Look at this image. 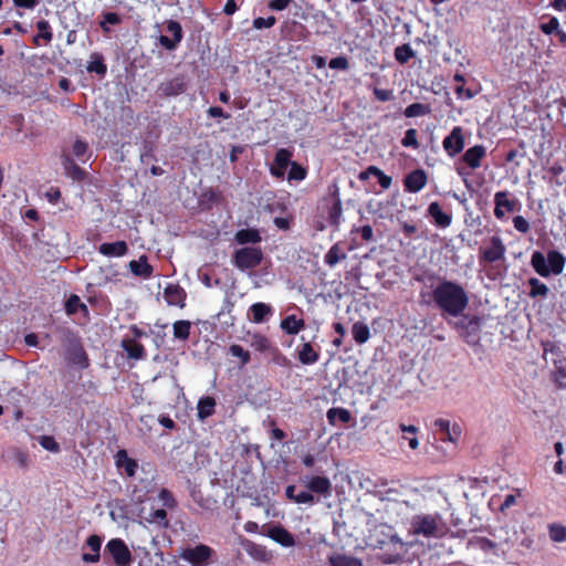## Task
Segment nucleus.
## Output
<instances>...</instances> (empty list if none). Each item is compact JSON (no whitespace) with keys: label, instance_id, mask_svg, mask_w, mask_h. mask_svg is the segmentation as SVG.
Returning <instances> with one entry per match:
<instances>
[{"label":"nucleus","instance_id":"1","mask_svg":"<svg viewBox=\"0 0 566 566\" xmlns=\"http://www.w3.org/2000/svg\"><path fill=\"white\" fill-rule=\"evenodd\" d=\"M432 297L437 306L449 314L457 317L468 307L469 297L465 290L452 281L443 280L432 291Z\"/></svg>","mask_w":566,"mask_h":566},{"label":"nucleus","instance_id":"2","mask_svg":"<svg viewBox=\"0 0 566 566\" xmlns=\"http://www.w3.org/2000/svg\"><path fill=\"white\" fill-rule=\"evenodd\" d=\"M447 530L442 516L439 513L433 515L417 514L410 522L409 533L417 536L421 535L426 538H439L446 534Z\"/></svg>","mask_w":566,"mask_h":566},{"label":"nucleus","instance_id":"3","mask_svg":"<svg viewBox=\"0 0 566 566\" xmlns=\"http://www.w3.org/2000/svg\"><path fill=\"white\" fill-rule=\"evenodd\" d=\"M387 483L380 480H373L369 476H364L359 480V489L365 492V496L371 495L375 499H378V501L382 502L385 500L394 501L395 505L398 507L406 506L410 507L412 510L417 509L416 503H412L410 501L403 500V501H396L391 499V493L399 492L398 488H386Z\"/></svg>","mask_w":566,"mask_h":566},{"label":"nucleus","instance_id":"4","mask_svg":"<svg viewBox=\"0 0 566 566\" xmlns=\"http://www.w3.org/2000/svg\"><path fill=\"white\" fill-rule=\"evenodd\" d=\"M263 261V251L260 247H243L232 254V264L241 272L258 268Z\"/></svg>","mask_w":566,"mask_h":566},{"label":"nucleus","instance_id":"5","mask_svg":"<svg viewBox=\"0 0 566 566\" xmlns=\"http://www.w3.org/2000/svg\"><path fill=\"white\" fill-rule=\"evenodd\" d=\"M409 544L403 542L398 534L389 538L384 547H380L379 560L385 565L397 564L401 562L408 553Z\"/></svg>","mask_w":566,"mask_h":566},{"label":"nucleus","instance_id":"6","mask_svg":"<svg viewBox=\"0 0 566 566\" xmlns=\"http://www.w3.org/2000/svg\"><path fill=\"white\" fill-rule=\"evenodd\" d=\"M65 359L69 364L86 369L90 366L88 356L78 337L72 335L67 340Z\"/></svg>","mask_w":566,"mask_h":566},{"label":"nucleus","instance_id":"7","mask_svg":"<svg viewBox=\"0 0 566 566\" xmlns=\"http://www.w3.org/2000/svg\"><path fill=\"white\" fill-rule=\"evenodd\" d=\"M214 551L205 544H198L195 547H186L180 553V558L190 563L192 566L207 565Z\"/></svg>","mask_w":566,"mask_h":566},{"label":"nucleus","instance_id":"8","mask_svg":"<svg viewBox=\"0 0 566 566\" xmlns=\"http://www.w3.org/2000/svg\"><path fill=\"white\" fill-rule=\"evenodd\" d=\"M397 535L394 528L387 524L380 523L375 524L368 528V534L365 537V543L369 547L379 548L384 547V544Z\"/></svg>","mask_w":566,"mask_h":566},{"label":"nucleus","instance_id":"9","mask_svg":"<svg viewBox=\"0 0 566 566\" xmlns=\"http://www.w3.org/2000/svg\"><path fill=\"white\" fill-rule=\"evenodd\" d=\"M106 551L113 557L116 566H130L132 553L122 538H112L106 544Z\"/></svg>","mask_w":566,"mask_h":566},{"label":"nucleus","instance_id":"10","mask_svg":"<svg viewBox=\"0 0 566 566\" xmlns=\"http://www.w3.org/2000/svg\"><path fill=\"white\" fill-rule=\"evenodd\" d=\"M167 32L171 33V38L160 35L158 38L159 44L168 51H174L178 48L184 39V31L181 24L176 20H167L165 22Z\"/></svg>","mask_w":566,"mask_h":566},{"label":"nucleus","instance_id":"11","mask_svg":"<svg viewBox=\"0 0 566 566\" xmlns=\"http://www.w3.org/2000/svg\"><path fill=\"white\" fill-rule=\"evenodd\" d=\"M293 151L287 148L276 150L273 163L270 165V174L276 179H284L286 168L290 166Z\"/></svg>","mask_w":566,"mask_h":566},{"label":"nucleus","instance_id":"12","mask_svg":"<svg viewBox=\"0 0 566 566\" xmlns=\"http://www.w3.org/2000/svg\"><path fill=\"white\" fill-rule=\"evenodd\" d=\"M187 90V83L185 82L184 76L178 75L174 78L161 82L158 87V93L164 97L178 96L185 93Z\"/></svg>","mask_w":566,"mask_h":566},{"label":"nucleus","instance_id":"13","mask_svg":"<svg viewBox=\"0 0 566 566\" xmlns=\"http://www.w3.org/2000/svg\"><path fill=\"white\" fill-rule=\"evenodd\" d=\"M443 148L451 157L458 155L463 150L464 137L461 127H454L451 130L450 135L444 138Z\"/></svg>","mask_w":566,"mask_h":566},{"label":"nucleus","instance_id":"14","mask_svg":"<svg viewBox=\"0 0 566 566\" xmlns=\"http://www.w3.org/2000/svg\"><path fill=\"white\" fill-rule=\"evenodd\" d=\"M120 347L126 353L128 359L143 360L147 356L145 346L135 338L124 337L120 340Z\"/></svg>","mask_w":566,"mask_h":566},{"label":"nucleus","instance_id":"15","mask_svg":"<svg viewBox=\"0 0 566 566\" xmlns=\"http://www.w3.org/2000/svg\"><path fill=\"white\" fill-rule=\"evenodd\" d=\"M164 298L168 305L184 307L186 292L180 285L170 283L164 290Z\"/></svg>","mask_w":566,"mask_h":566},{"label":"nucleus","instance_id":"16","mask_svg":"<svg viewBox=\"0 0 566 566\" xmlns=\"http://www.w3.org/2000/svg\"><path fill=\"white\" fill-rule=\"evenodd\" d=\"M427 184V175L422 169H416L405 178V187L409 192L420 191Z\"/></svg>","mask_w":566,"mask_h":566},{"label":"nucleus","instance_id":"17","mask_svg":"<svg viewBox=\"0 0 566 566\" xmlns=\"http://www.w3.org/2000/svg\"><path fill=\"white\" fill-rule=\"evenodd\" d=\"M505 247L499 237L491 238V247L483 251V259L490 263L496 262L504 258Z\"/></svg>","mask_w":566,"mask_h":566},{"label":"nucleus","instance_id":"18","mask_svg":"<svg viewBox=\"0 0 566 566\" xmlns=\"http://www.w3.org/2000/svg\"><path fill=\"white\" fill-rule=\"evenodd\" d=\"M130 272L138 277L149 279L153 276L154 269L148 263L146 255L139 256L138 260H132L128 264Z\"/></svg>","mask_w":566,"mask_h":566},{"label":"nucleus","instance_id":"19","mask_svg":"<svg viewBox=\"0 0 566 566\" xmlns=\"http://www.w3.org/2000/svg\"><path fill=\"white\" fill-rule=\"evenodd\" d=\"M434 427L444 434L443 440L455 442L461 437L462 431L460 426L453 424L451 427L450 421L447 419H437L434 421Z\"/></svg>","mask_w":566,"mask_h":566},{"label":"nucleus","instance_id":"20","mask_svg":"<svg viewBox=\"0 0 566 566\" xmlns=\"http://www.w3.org/2000/svg\"><path fill=\"white\" fill-rule=\"evenodd\" d=\"M327 209V218L331 224L336 226L339 222V218L342 214V202L336 195L329 196V198L325 199V205L323 209Z\"/></svg>","mask_w":566,"mask_h":566},{"label":"nucleus","instance_id":"21","mask_svg":"<svg viewBox=\"0 0 566 566\" xmlns=\"http://www.w3.org/2000/svg\"><path fill=\"white\" fill-rule=\"evenodd\" d=\"M269 537L284 547H292L295 544L293 534L281 525L271 527Z\"/></svg>","mask_w":566,"mask_h":566},{"label":"nucleus","instance_id":"22","mask_svg":"<svg viewBox=\"0 0 566 566\" xmlns=\"http://www.w3.org/2000/svg\"><path fill=\"white\" fill-rule=\"evenodd\" d=\"M280 327L287 335H296L305 327V321L291 314L281 321Z\"/></svg>","mask_w":566,"mask_h":566},{"label":"nucleus","instance_id":"23","mask_svg":"<svg viewBox=\"0 0 566 566\" xmlns=\"http://www.w3.org/2000/svg\"><path fill=\"white\" fill-rule=\"evenodd\" d=\"M234 240L240 245H245L249 243L258 244L262 241V237L258 229L247 228V229H241V230L237 231V233L234 235Z\"/></svg>","mask_w":566,"mask_h":566},{"label":"nucleus","instance_id":"24","mask_svg":"<svg viewBox=\"0 0 566 566\" xmlns=\"http://www.w3.org/2000/svg\"><path fill=\"white\" fill-rule=\"evenodd\" d=\"M98 252L105 256H123L128 252V245L125 241L102 243Z\"/></svg>","mask_w":566,"mask_h":566},{"label":"nucleus","instance_id":"25","mask_svg":"<svg viewBox=\"0 0 566 566\" xmlns=\"http://www.w3.org/2000/svg\"><path fill=\"white\" fill-rule=\"evenodd\" d=\"M86 546L93 552V554L84 553L82 559L85 563H97L99 560V551L102 546V538L98 535H90L86 539Z\"/></svg>","mask_w":566,"mask_h":566},{"label":"nucleus","instance_id":"26","mask_svg":"<svg viewBox=\"0 0 566 566\" xmlns=\"http://www.w3.org/2000/svg\"><path fill=\"white\" fill-rule=\"evenodd\" d=\"M86 70L88 73H95L98 76L104 77L107 73V65L103 54L99 52L92 53Z\"/></svg>","mask_w":566,"mask_h":566},{"label":"nucleus","instance_id":"27","mask_svg":"<svg viewBox=\"0 0 566 566\" xmlns=\"http://www.w3.org/2000/svg\"><path fill=\"white\" fill-rule=\"evenodd\" d=\"M485 156V148L482 145H475L469 148L464 155L463 160L472 169H476L481 166V159Z\"/></svg>","mask_w":566,"mask_h":566},{"label":"nucleus","instance_id":"28","mask_svg":"<svg viewBox=\"0 0 566 566\" xmlns=\"http://www.w3.org/2000/svg\"><path fill=\"white\" fill-rule=\"evenodd\" d=\"M249 312L252 315L251 321L255 324H261L271 315L272 308L269 304L258 302L250 306Z\"/></svg>","mask_w":566,"mask_h":566},{"label":"nucleus","instance_id":"29","mask_svg":"<svg viewBox=\"0 0 566 566\" xmlns=\"http://www.w3.org/2000/svg\"><path fill=\"white\" fill-rule=\"evenodd\" d=\"M115 459L116 465L118 468H124L128 476H134L136 474L137 462L136 460L128 457L126 450H118L115 455Z\"/></svg>","mask_w":566,"mask_h":566},{"label":"nucleus","instance_id":"30","mask_svg":"<svg viewBox=\"0 0 566 566\" xmlns=\"http://www.w3.org/2000/svg\"><path fill=\"white\" fill-rule=\"evenodd\" d=\"M216 411V399L211 396H206L199 399L197 405V416L200 420L211 417Z\"/></svg>","mask_w":566,"mask_h":566},{"label":"nucleus","instance_id":"31","mask_svg":"<svg viewBox=\"0 0 566 566\" xmlns=\"http://www.w3.org/2000/svg\"><path fill=\"white\" fill-rule=\"evenodd\" d=\"M547 263L551 274L559 275L564 271L566 259L560 252L551 250L547 253Z\"/></svg>","mask_w":566,"mask_h":566},{"label":"nucleus","instance_id":"32","mask_svg":"<svg viewBox=\"0 0 566 566\" xmlns=\"http://www.w3.org/2000/svg\"><path fill=\"white\" fill-rule=\"evenodd\" d=\"M370 176H374L378 179L379 185L381 186L382 189H388L391 186V177L385 175L380 169H378L375 166H370L367 168V170L360 172L359 179L364 181L368 179Z\"/></svg>","mask_w":566,"mask_h":566},{"label":"nucleus","instance_id":"33","mask_svg":"<svg viewBox=\"0 0 566 566\" xmlns=\"http://www.w3.org/2000/svg\"><path fill=\"white\" fill-rule=\"evenodd\" d=\"M531 264H532L533 269L535 270V272L537 274H539L541 276L547 277L551 275V270L548 268L547 258H545V255L542 252L535 251L532 254Z\"/></svg>","mask_w":566,"mask_h":566},{"label":"nucleus","instance_id":"34","mask_svg":"<svg viewBox=\"0 0 566 566\" xmlns=\"http://www.w3.org/2000/svg\"><path fill=\"white\" fill-rule=\"evenodd\" d=\"M428 212L439 227L446 228L451 224V217L441 210L438 202H431Z\"/></svg>","mask_w":566,"mask_h":566},{"label":"nucleus","instance_id":"35","mask_svg":"<svg viewBox=\"0 0 566 566\" xmlns=\"http://www.w3.org/2000/svg\"><path fill=\"white\" fill-rule=\"evenodd\" d=\"M62 164L67 171V174L77 181H82L85 178V171L80 166H77L74 160L69 155L62 156Z\"/></svg>","mask_w":566,"mask_h":566},{"label":"nucleus","instance_id":"36","mask_svg":"<svg viewBox=\"0 0 566 566\" xmlns=\"http://www.w3.org/2000/svg\"><path fill=\"white\" fill-rule=\"evenodd\" d=\"M307 488L312 492H315L318 494H326L331 490V482L325 476H313L308 481Z\"/></svg>","mask_w":566,"mask_h":566},{"label":"nucleus","instance_id":"37","mask_svg":"<svg viewBox=\"0 0 566 566\" xmlns=\"http://www.w3.org/2000/svg\"><path fill=\"white\" fill-rule=\"evenodd\" d=\"M298 359L304 365H311L318 360V354L310 343H304L298 349Z\"/></svg>","mask_w":566,"mask_h":566},{"label":"nucleus","instance_id":"38","mask_svg":"<svg viewBox=\"0 0 566 566\" xmlns=\"http://www.w3.org/2000/svg\"><path fill=\"white\" fill-rule=\"evenodd\" d=\"M83 311L85 313L88 312L87 306L81 302V298L76 294L70 295V297L65 302V312L67 315H74L78 311Z\"/></svg>","mask_w":566,"mask_h":566},{"label":"nucleus","instance_id":"39","mask_svg":"<svg viewBox=\"0 0 566 566\" xmlns=\"http://www.w3.org/2000/svg\"><path fill=\"white\" fill-rule=\"evenodd\" d=\"M174 336L177 339L186 340L190 336L191 323L189 321H177L172 325Z\"/></svg>","mask_w":566,"mask_h":566},{"label":"nucleus","instance_id":"40","mask_svg":"<svg viewBox=\"0 0 566 566\" xmlns=\"http://www.w3.org/2000/svg\"><path fill=\"white\" fill-rule=\"evenodd\" d=\"M528 285L531 286L530 296L531 297H546L548 295L549 289L546 284L542 283L536 277H531L528 280Z\"/></svg>","mask_w":566,"mask_h":566},{"label":"nucleus","instance_id":"41","mask_svg":"<svg viewBox=\"0 0 566 566\" xmlns=\"http://www.w3.org/2000/svg\"><path fill=\"white\" fill-rule=\"evenodd\" d=\"M307 170L302 165L296 161H292L290 164V171L287 174L289 181H302L306 178Z\"/></svg>","mask_w":566,"mask_h":566},{"label":"nucleus","instance_id":"42","mask_svg":"<svg viewBox=\"0 0 566 566\" xmlns=\"http://www.w3.org/2000/svg\"><path fill=\"white\" fill-rule=\"evenodd\" d=\"M327 418L331 423L348 422L350 420V412L343 408H332L327 411Z\"/></svg>","mask_w":566,"mask_h":566},{"label":"nucleus","instance_id":"43","mask_svg":"<svg viewBox=\"0 0 566 566\" xmlns=\"http://www.w3.org/2000/svg\"><path fill=\"white\" fill-rule=\"evenodd\" d=\"M251 346L260 353H265L271 349V342L262 334H254L251 338Z\"/></svg>","mask_w":566,"mask_h":566},{"label":"nucleus","instance_id":"44","mask_svg":"<svg viewBox=\"0 0 566 566\" xmlns=\"http://www.w3.org/2000/svg\"><path fill=\"white\" fill-rule=\"evenodd\" d=\"M229 353L233 357H238L240 359V365L241 366L248 365L250 363V360H251L250 353L248 350H245L242 346L238 345V344H232L229 347Z\"/></svg>","mask_w":566,"mask_h":566},{"label":"nucleus","instance_id":"45","mask_svg":"<svg viewBox=\"0 0 566 566\" xmlns=\"http://www.w3.org/2000/svg\"><path fill=\"white\" fill-rule=\"evenodd\" d=\"M549 538L555 543L566 542V527L559 524L548 526Z\"/></svg>","mask_w":566,"mask_h":566},{"label":"nucleus","instance_id":"46","mask_svg":"<svg viewBox=\"0 0 566 566\" xmlns=\"http://www.w3.org/2000/svg\"><path fill=\"white\" fill-rule=\"evenodd\" d=\"M413 55L415 52L409 44H402L395 49V57L401 64L407 63Z\"/></svg>","mask_w":566,"mask_h":566},{"label":"nucleus","instance_id":"47","mask_svg":"<svg viewBox=\"0 0 566 566\" xmlns=\"http://www.w3.org/2000/svg\"><path fill=\"white\" fill-rule=\"evenodd\" d=\"M329 566H354V557L340 553H333L328 557Z\"/></svg>","mask_w":566,"mask_h":566},{"label":"nucleus","instance_id":"48","mask_svg":"<svg viewBox=\"0 0 566 566\" xmlns=\"http://www.w3.org/2000/svg\"><path fill=\"white\" fill-rule=\"evenodd\" d=\"M429 113V106L421 103H413L406 107L403 114L406 117L423 116Z\"/></svg>","mask_w":566,"mask_h":566},{"label":"nucleus","instance_id":"49","mask_svg":"<svg viewBox=\"0 0 566 566\" xmlns=\"http://www.w3.org/2000/svg\"><path fill=\"white\" fill-rule=\"evenodd\" d=\"M494 203L496 206L505 208L509 212H512L515 210V202L512 200H509L506 191L496 192L494 196Z\"/></svg>","mask_w":566,"mask_h":566},{"label":"nucleus","instance_id":"50","mask_svg":"<svg viewBox=\"0 0 566 566\" xmlns=\"http://www.w3.org/2000/svg\"><path fill=\"white\" fill-rule=\"evenodd\" d=\"M73 155L81 161L85 163V156L88 151V145L82 139H76L72 147Z\"/></svg>","mask_w":566,"mask_h":566},{"label":"nucleus","instance_id":"51","mask_svg":"<svg viewBox=\"0 0 566 566\" xmlns=\"http://www.w3.org/2000/svg\"><path fill=\"white\" fill-rule=\"evenodd\" d=\"M36 29L39 31V35L41 36V39H43L46 43L51 42L52 39H53V33H52V29H51V25L49 23V21L46 20H39L36 22Z\"/></svg>","mask_w":566,"mask_h":566},{"label":"nucleus","instance_id":"52","mask_svg":"<svg viewBox=\"0 0 566 566\" xmlns=\"http://www.w3.org/2000/svg\"><path fill=\"white\" fill-rule=\"evenodd\" d=\"M149 523H157L161 526H168L167 512L164 509L153 511L148 517Z\"/></svg>","mask_w":566,"mask_h":566},{"label":"nucleus","instance_id":"53","mask_svg":"<svg viewBox=\"0 0 566 566\" xmlns=\"http://www.w3.org/2000/svg\"><path fill=\"white\" fill-rule=\"evenodd\" d=\"M399 428H400V430H401L402 432L413 434V437H412V438H409V439H408V444H409V447H410L412 450L418 449V447H419V440H418V438L416 437V434H417V432H418V428H417L416 426H412V424H410V426H406V424H403V423H400V424H399Z\"/></svg>","mask_w":566,"mask_h":566},{"label":"nucleus","instance_id":"54","mask_svg":"<svg viewBox=\"0 0 566 566\" xmlns=\"http://www.w3.org/2000/svg\"><path fill=\"white\" fill-rule=\"evenodd\" d=\"M159 500L163 502V505L167 509H175L177 506V501L175 500L174 494L168 489H161L158 494Z\"/></svg>","mask_w":566,"mask_h":566},{"label":"nucleus","instance_id":"55","mask_svg":"<svg viewBox=\"0 0 566 566\" xmlns=\"http://www.w3.org/2000/svg\"><path fill=\"white\" fill-rule=\"evenodd\" d=\"M276 23V18L274 15H269L268 18H255L252 22L253 28L256 30L270 29Z\"/></svg>","mask_w":566,"mask_h":566},{"label":"nucleus","instance_id":"56","mask_svg":"<svg viewBox=\"0 0 566 566\" xmlns=\"http://www.w3.org/2000/svg\"><path fill=\"white\" fill-rule=\"evenodd\" d=\"M504 535H509V531L505 527H501L494 533V536L500 539V545L510 547L514 542L512 537L516 536V532L514 531L512 536Z\"/></svg>","mask_w":566,"mask_h":566},{"label":"nucleus","instance_id":"57","mask_svg":"<svg viewBox=\"0 0 566 566\" xmlns=\"http://www.w3.org/2000/svg\"><path fill=\"white\" fill-rule=\"evenodd\" d=\"M40 446L51 452H59L60 451V444L55 441L54 437L52 436H42L40 438Z\"/></svg>","mask_w":566,"mask_h":566},{"label":"nucleus","instance_id":"58","mask_svg":"<svg viewBox=\"0 0 566 566\" xmlns=\"http://www.w3.org/2000/svg\"><path fill=\"white\" fill-rule=\"evenodd\" d=\"M402 146L418 148L419 144L417 140V130L415 128H409L405 133V137L401 140Z\"/></svg>","mask_w":566,"mask_h":566},{"label":"nucleus","instance_id":"59","mask_svg":"<svg viewBox=\"0 0 566 566\" xmlns=\"http://www.w3.org/2000/svg\"><path fill=\"white\" fill-rule=\"evenodd\" d=\"M541 30L545 34H552L553 32H557L559 30V21L557 18H551L547 23L541 24Z\"/></svg>","mask_w":566,"mask_h":566},{"label":"nucleus","instance_id":"60","mask_svg":"<svg viewBox=\"0 0 566 566\" xmlns=\"http://www.w3.org/2000/svg\"><path fill=\"white\" fill-rule=\"evenodd\" d=\"M513 224H514V228L521 233H526L530 230L528 221L522 216L514 217Z\"/></svg>","mask_w":566,"mask_h":566},{"label":"nucleus","instance_id":"61","mask_svg":"<svg viewBox=\"0 0 566 566\" xmlns=\"http://www.w3.org/2000/svg\"><path fill=\"white\" fill-rule=\"evenodd\" d=\"M328 66L333 70H346L349 63L345 56H337L329 61Z\"/></svg>","mask_w":566,"mask_h":566},{"label":"nucleus","instance_id":"62","mask_svg":"<svg viewBox=\"0 0 566 566\" xmlns=\"http://www.w3.org/2000/svg\"><path fill=\"white\" fill-rule=\"evenodd\" d=\"M356 343H365L369 338V329L366 325L356 324Z\"/></svg>","mask_w":566,"mask_h":566},{"label":"nucleus","instance_id":"63","mask_svg":"<svg viewBox=\"0 0 566 566\" xmlns=\"http://www.w3.org/2000/svg\"><path fill=\"white\" fill-rule=\"evenodd\" d=\"M103 22H105L106 24H112V25H118L122 23V18L118 13L116 12H105L103 13Z\"/></svg>","mask_w":566,"mask_h":566},{"label":"nucleus","instance_id":"64","mask_svg":"<svg viewBox=\"0 0 566 566\" xmlns=\"http://www.w3.org/2000/svg\"><path fill=\"white\" fill-rule=\"evenodd\" d=\"M554 378L560 387H566V366L557 367Z\"/></svg>","mask_w":566,"mask_h":566}]
</instances>
